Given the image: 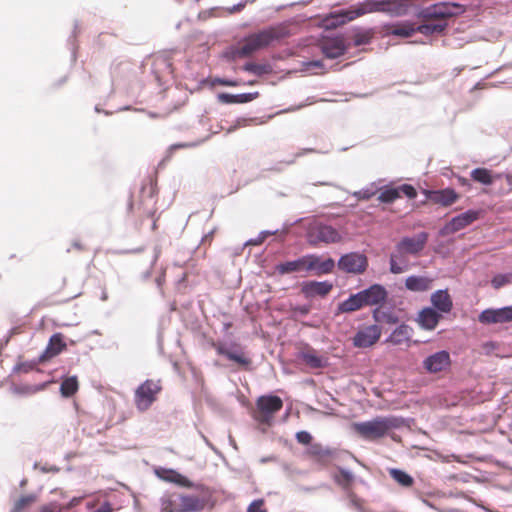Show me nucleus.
Listing matches in <instances>:
<instances>
[{"label": "nucleus", "instance_id": "f257e3e1", "mask_svg": "<svg viewBox=\"0 0 512 512\" xmlns=\"http://www.w3.org/2000/svg\"><path fill=\"white\" fill-rule=\"evenodd\" d=\"M290 35L288 27L284 24L267 27L245 37L235 50V55L247 57L258 50L264 49L279 42Z\"/></svg>", "mask_w": 512, "mask_h": 512}, {"label": "nucleus", "instance_id": "f03ea898", "mask_svg": "<svg viewBox=\"0 0 512 512\" xmlns=\"http://www.w3.org/2000/svg\"><path fill=\"white\" fill-rule=\"evenodd\" d=\"M128 210L133 213L140 222L146 218H154L157 213V189L151 180L142 184L136 195H132L128 203Z\"/></svg>", "mask_w": 512, "mask_h": 512}, {"label": "nucleus", "instance_id": "7ed1b4c3", "mask_svg": "<svg viewBox=\"0 0 512 512\" xmlns=\"http://www.w3.org/2000/svg\"><path fill=\"white\" fill-rule=\"evenodd\" d=\"M399 426L395 417H376L371 421L354 423V431L366 440H377L384 437L388 431Z\"/></svg>", "mask_w": 512, "mask_h": 512}, {"label": "nucleus", "instance_id": "20e7f679", "mask_svg": "<svg viewBox=\"0 0 512 512\" xmlns=\"http://www.w3.org/2000/svg\"><path fill=\"white\" fill-rule=\"evenodd\" d=\"M283 408V401L276 395H262L251 410L252 418L260 425L272 426L275 415Z\"/></svg>", "mask_w": 512, "mask_h": 512}, {"label": "nucleus", "instance_id": "39448f33", "mask_svg": "<svg viewBox=\"0 0 512 512\" xmlns=\"http://www.w3.org/2000/svg\"><path fill=\"white\" fill-rule=\"evenodd\" d=\"M382 10V0H365L349 11L328 17L324 20V25L329 29L336 28L345 24L347 21H352L362 15L374 12H382Z\"/></svg>", "mask_w": 512, "mask_h": 512}, {"label": "nucleus", "instance_id": "423d86ee", "mask_svg": "<svg viewBox=\"0 0 512 512\" xmlns=\"http://www.w3.org/2000/svg\"><path fill=\"white\" fill-rule=\"evenodd\" d=\"M162 387L159 381L151 379L143 382L135 391L134 402L138 410L146 411L157 399Z\"/></svg>", "mask_w": 512, "mask_h": 512}, {"label": "nucleus", "instance_id": "0eeeda50", "mask_svg": "<svg viewBox=\"0 0 512 512\" xmlns=\"http://www.w3.org/2000/svg\"><path fill=\"white\" fill-rule=\"evenodd\" d=\"M460 11V6L449 2H439L424 8L420 16L426 20H445L456 16Z\"/></svg>", "mask_w": 512, "mask_h": 512}, {"label": "nucleus", "instance_id": "6e6552de", "mask_svg": "<svg viewBox=\"0 0 512 512\" xmlns=\"http://www.w3.org/2000/svg\"><path fill=\"white\" fill-rule=\"evenodd\" d=\"M341 240L340 233L329 225L315 224L308 231V241L312 245L337 243Z\"/></svg>", "mask_w": 512, "mask_h": 512}, {"label": "nucleus", "instance_id": "1a4fd4ad", "mask_svg": "<svg viewBox=\"0 0 512 512\" xmlns=\"http://www.w3.org/2000/svg\"><path fill=\"white\" fill-rule=\"evenodd\" d=\"M479 217V211L468 210L458 216L453 217L449 222H447L440 230V235L447 236L456 233L471 225L473 222L478 220Z\"/></svg>", "mask_w": 512, "mask_h": 512}, {"label": "nucleus", "instance_id": "9d476101", "mask_svg": "<svg viewBox=\"0 0 512 512\" xmlns=\"http://www.w3.org/2000/svg\"><path fill=\"white\" fill-rule=\"evenodd\" d=\"M422 366L423 369L429 374L445 372L451 366L450 354L445 350L435 352L423 360Z\"/></svg>", "mask_w": 512, "mask_h": 512}, {"label": "nucleus", "instance_id": "9b49d317", "mask_svg": "<svg viewBox=\"0 0 512 512\" xmlns=\"http://www.w3.org/2000/svg\"><path fill=\"white\" fill-rule=\"evenodd\" d=\"M367 266V257L356 252L345 254L338 261L339 269L346 273L361 274L366 270Z\"/></svg>", "mask_w": 512, "mask_h": 512}, {"label": "nucleus", "instance_id": "f8f14e48", "mask_svg": "<svg viewBox=\"0 0 512 512\" xmlns=\"http://www.w3.org/2000/svg\"><path fill=\"white\" fill-rule=\"evenodd\" d=\"M218 355L225 356L227 359L237 363L239 366L248 369L251 365V359L246 356L240 345L233 343L232 349L226 347L224 343L218 342L212 344Z\"/></svg>", "mask_w": 512, "mask_h": 512}, {"label": "nucleus", "instance_id": "ddd939ff", "mask_svg": "<svg viewBox=\"0 0 512 512\" xmlns=\"http://www.w3.org/2000/svg\"><path fill=\"white\" fill-rule=\"evenodd\" d=\"M428 233L420 232L413 237H403L395 246L399 253L418 255L426 246Z\"/></svg>", "mask_w": 512, "mask_h": 512}, {"label": "nucleus", "instance_id": "4468645a", "mask_svg": "<svg viewBox=\"0 0 512 512\" xmlns=\"http://www.w3.org/2000/svg\"><path fill=\"white\" fill-rule=\"evenodd\" d=\"M382 334L378 325H369L359 329L354 335L352 341L357 348H368L378 342Z\"/></svg>", "mask_w": 512, "mask_h": 512}, {"label": "nucleus", "instance_id": "2eb2a0df", "mask_svg": "<svg viewBox=\"0 0 512 512\" xmlns=\"http://www.w3.org/2000/svg\"><path fill=\"white\" fill-rule=\"evenodd\" d=\"M423 193L427 200L434 204H439L443 207L451 206L459 199V195L452 188H445L441 190H424Z\"/></svg>", "mask_w": 512, "mask_h": 512}, {"label": "nucleus", "instance_id": "dca6fc26", "mask_svg": "<svg viewBox=\"0 0 512 512\" xmlns=\"http://www.w3.org/2000/svg\"><path fill=\"white\" fill-rule=\"evenodd\" d=\"M483 324L512 322V305L500 309H486L479 315Z\"/></svg>", "mask_w": 512, "mask_h": 512}, {"label": "nucleus", "instance_id": "f3484780", "mask_svg": "<svg viewBox=\"0 0 512 512\" xmlns=\"http://www.w3.org/2000/svg\"><path fill=\"white\" fill-rule=\"evenodd\" d=\"M333 289V284L329 281H305L301 284V293L306 298H314L316 296L325 297Z\"/></svg>", "mask_w": 512, "mask_h": 512}, {"label": "nucleus", "instance_id": "a211bd4d", "mask_svg": "<svg viewBox=\"0 0 512 512\" xmlns=\"http://www.w3.org/2000/svg\"><path fill=\"white\" fill-rule=\"evenodd\" d=\"M359 293L365 306L381 304L386 301L388 296L386 289L379 284H374Z\"/></svg>", "mask_w": 512, "mask_h": 512}, {"label": "nucleus", "instance_id": "6ab92c4d", "mask_svg": "<svg viewBox=\"0 0 512 512\" xmlns=\"http://www.w3.org/2000/svg\"><path fill=\"white\" fill-rule=\"evenodd\" d=\"M178 512H200L202 511L207 500L199 495H178Z\"/></svg>", "mask_w": 512, "mask_h": 512}, {"label": "nucleus", "instance_id": "aec40b11", "mask_svg": "<svg viewBox=\"0 0 512 512\" xmlns=\"http://www.w3.org/2000/svg\"><path fill=\"white\" fill-rule=\"evenodd\" d=\"M321 49L327 58L335 59L345 53L346 45L342 37L327 38L322 42Z\"/></svg>", "mask_w": 512, "mask_h": 512}, {"label": "nucleus", "instance_id": "412c9836", "mask_svg": "<svg viewBox=\"0 0 512 512\" xmlns=\"http://www.w3.org/2000/svg\"><path fill=\"white\" fill-rule=\"evenodd\" d=\"M308 271H314L316 275L329 274L335 267V262L332 258L322 260L317 255H307Z\"/></svg>", "mask_w": 512, "mask_h": 512}, {"label": "nucleus", "instance_id": "4be33fe9", "mask_svg": "<svg viewBox=\"0 0 512 512\" xmlns=\"http://www.w3.org/2000/svg\"><path fill=\"white\" fill-rule=\"evenodd\" d=\"M152 69L156 79L159 82L164 81L173 73L171 59L166 56H156L153 60Z\"/></svg>", "mask_w": 512, "mask_h": 512}, {"label": "nucleus", "instance_id": "5701e85b", "mask_svg": "<svg viewBox=\"0 0 512 512\" xmlns=\"http://www.w3.org/2000/svg\"><path fill=\"white\" fill-rule=\"evenodd\" d=\"M431 303L436 311L449 313L453 308V301L447 290H437L431 294Z\"/></svg>", "mask_w": 512, "mask_h": 512}, {"label": "nucleus", "instance_id": "b1692460", "mask_svg": "<svg viewBox=\"0 0 512 512\" xmlns=\"http://www.w3.org/2000/svg\"><path fill=\"white\" fill-rule=\"evenodd\" d=\"M66 349V343L63 340V336L61 333H56L51 336L49 339V343L40 357L41 361H45L51 359L57 355H59L62 351Z\"/></svg>", "mask_w": 512, "mask_h": 512}, {"label": "nucleus", "instance_id": "393cba45", "mask_svg": "<svg viewBox=\"0 0 512 512\" xmlns=\"http://www.w3.org/2000/svg\"><path fill=\"white\" fill-rule=\"evenodd\" d=\"M300 359L312 369H320L328 366V358L319 355L313 348H307L300 353Z\"/></svg>", "mask_w": 512, "mask_h": 512}, {"label": "nucleus", "instance_id": "a878e982", "mask_svg": "<svg viewBox=\"0 0 512 512\" xmlns=\"http://www.w3.org/2000/svg\"><path fill=\"white\" fill-rule=\"evenodd\" d=\"M410 6V0H382V13L391 16H403L408 13Z\"/></svg>", "mask_w": 512, "mask_h": 512}, {"label": "nucleus", "instance_id": "bb28decb", "mask_svg": "<svg viewBox=\"0 0 512 512\" xmlns=\"http://www.w3.org/2000/svg\"><path fill=\"white\" fill-rule=\"evenodd\" d=\"M441 314L433 308L426 307L418 314L419 325L426 330H433L441 320Z\"/></svg>", "mask_w": 512, "mask_h": 512}, {"label": "nucleus", "instance_id": "cd10ccee", "mask_svg": "<svg viewBox=\"0 0 512 512\" xmlns=\"http://www.w3.org/2000/svg\"><path fill=\"white\" fill-rule=\"evenodd\" d=\"M413 329L406 324L399 325L386 339L387 343L392 345H407L409 346Z\"/></svg>", "mask_w": 512, "mask_h": 512}, {"label": "nucleus", "instance_id": "c85d7f7f", "mask_svg": "<svg viewBox=\"0 0 512 512\" xmlns=\"http://www.w3.org/2000/svg\"><path fill=\"white\" fill-rule=\"evenodd\" d=\"M276 270L280 274H288L293 272L308 271L307 255L297 260L280 263L276 266Z\"/></svg>", "mask_w": 512, "mask_h": 512}, {"label": "nucleus", "instance_id": "c756f323", "mask_svg": "<svg viewBox=\"0 0 512 512\" xmlns=\"http://www.w3.org/2000/svg\"><path fill=\"white\" fill-rule=\"evenodd\" d=\"M433 280L424 276H409L405 280V287L413 292H424L431 288Z\"/></svg>", "mask_w": 512, "mask_h": 512}, {"label": "nucleus", "instance_id": "7c9ffc66", "mask_svg": "<svg viewBox=\"0 0 512 512\" xmlns=\"http://www.w3.org/2000/svg\"><path fill=\"white\" fill-rule=\"evenodd\" d=\"M365 307L360 293L352 294L348 299L338 304V313H351Z\"/></svg>", "mask_w": 512, "mask_h": 512}, {"label": "nucleus", "instance_id": "2f4dec72", "mask_svg": "<svg viewBox=\"0 0 512 512\" xmlns=\"http://www.w3.org/2000/svg\"><path fill=\"white\" fill-rule=\"evenodd\" d=\"M405 253H399L396 249L390 255V271L393 274H400L409 268V261Z\"/></svg>", "mask_w": 512, "mask_h": 512}, {"label": "nucleus", "instance_id": "473e14b6", "mask_svg": "<svg viewBox=\"0 0 512 512\" xmlns=\"http://www.w3.org/2000/svg\"><path fill=\"white\" fill-rule=\"evenodd\" d=\"M258 92L254 93H245V94H238L233 95L229 93H221L218 95V100L221 103L225 104H234V103H247L250 102L258 97Z\"/></svg>", "mask_w": 512, "mask_h": 512}, {"label": "nucleus", "instance_id": "72a5a7b5", "mask_svg": "<svg viewBox=\"0 0 512 512\" xmlns=\"http://www.w3.org/2000/svg\"><path fill=\"white\" fill-rule=\"evenodd\" d=\"M373 319L377 323H386L390 325L397 324L399 321L398 316L394 311L389 309H383L381 307H377L373 310Z\"/></svg>", "mask_w": 512, "mask_h": 512}, {"label": "nucleus", "instance_id": "f704fd0d", "mask_svg": "<svg viewBox=\"0 0 512 512\" xmlns=\"http://www.w3.org/2000/svg\"><path fill=\"white\" fill-rule=\"evenodd\" d=\"M388 33L403 38L411 37L416 33L415 25L409 22L393 25L388 28Z\"/></svg>", "mask_w": 512, "mask_h": 512}, {"label": "nucleus", "instance_id": "c9c22d12", "mask_svg": "<svg viewBox=\"0 0 512 512\" xmlns=\"http://www.w3.org/2000/svg\"><path fill=\"white\" fill-rule=\"evenodd\" d=\"M471 179L483 185H491L495 177L492 171L487 168H475L470 173Z\"/></svg>", "mask_w": 512, "mask_h": 512}, {"label": "nucleus", "instance_id": "e433bc0d", "mask_svg": "<svg viewBox=\"0 0 512 512\" xmlns=\"http://www.w3.org/2000/svg\"><path fill=\"white\" fill-rule=\"evenodd\" d=\"M79 389L77 376H70L63 379L60 385V392L63 397L73 396Z\"/></svg>", "mask_w": 512, "mask_h": 512}, {"label": "nucleus", "instance_id": "4c0bfd02", "mask_svg": "<svg viewBox=\"0 0 512 512\" xmlns=\"http://www.w3.org/2000/svg\"><path fill=\"white\" fill-rule=\"evenodd\" d=\"M334 481L346 492L351 491L352 485L354 483V475L345 470L340 468L338 470V473L334 475Z\"/></svg>", "mask_w": 512, "mask_h": 512}, {"label": "nucleus", "instance_id": "58836bf2", "mask_svg": "<svg viewBox=\"0 0 512 512\" xmlns=\"http://www.w3.org/2000/svg\"><path fill=\"white\" fill-rule=\"evenodd\" d=\"M389 474L402 487L409 488L414 484L413 477L403 470L392 468L389 470Z\"/></svg>", "mask_w": 512, "mask_h": 512}, {"label": "nucleus", "instance_id": "ea45409f", "mask_svg": "<svg viewBox=\"0 0 512 512\" xmlns=\"http://www.w3.org/2000/svg\"><path fill=\"white\" fill-rule=\"evenodd\" d=\"M400 198V190L398 187H385L379 194L378 200L381 203H393L395 200Z\"/></svg>", "mask_w": 512, "mask_h": 512}, {"label": "nucleus", "instance_id": "a19ab883", "mask_svg": "<svg viewBox=\"0 0 512 512\" xmlns=\"http://www.w3.org/2000/svg\"><path fill=\"white\" fill-rule=\"evenodd\" d=\"M446 27L445 23L439 22L436 24L425 23L419 26H415L416 32H419L424 35H432L434 33L442 32Z\"/></svg>", "mask_w": 512, "mask_h": 512}, {"label": "nucleus", "instance_id": "79ce46f5", "mask_svg": "<svg viewBox=\"0 0 512 512\" xmlns=\"http://www.w3.org/2000/svg\"><path fill=\"white\" fill-rule=\"evenodd\" d=\"M178 495H170L161 499L162 512H178Z\"/></svg>", "mask_w": 512, "mask_h": 512}, {"label": "nucleus", "instance_id": "37998d69", "mask_svg": "<svg viewBox=\"0 0 512 512\" xmlns=\"http://www.w3.org/2000/svg\"><path fill=\"white\" fill-rule=\"evenodd\" d=\"M243 69L256 75L266 74L270 71L269 66L265 64H257L253 62L246 63Z\"/></svg>", "mask_w": 512, "mask_h": 512}, {"label": "nucleus", "instance_id": "c03bdc74", "mask_svg": "<svg viewBox=\"0 0 512 512\" xmlns=\"http://www.w3.org/2000/svg\"><path fill=\"white\" fill-rule=\"evenodd\" d=\"M510 283H512V273L497 274L491 280V284L495 289H499Z\"/></svg>", "mask_w": 512, "mask_h": 512}, {"label": "nucleus", "instance_id": "a18cd8bd", "mask_svg": "<svg viewBox=\"0 0 512 512\" xmlns=\"http://www.w3.org/2000/svg\"><path fill=\"white\" fill-rule=\"evenodd\" d=\"M34 501H35V497L32 495L23 496L15 502L12 512H22L25 508L30 506Z\"/></svg>", "mask_w": 512, "mask_h": 512}, {"label": "nucleus", "instance_id": "49530a36", "mask_svg": "<svg viewBox=\"0 0 512 512\" xmlns=\"http://www.w3.org/2000/svg\"><path fill=\"white\" fill-rule=\"evenodd\" d=\"M372 36L373 34L370 31L357 32L354 35V43L357 46L368 44Z\"/></svg>", "mask_w": 512, "mask_h": 512}, {"label": "nucleus", "instance_id": "de8ad7c7", "mask_svg": "<svg viewBox=\"0 0 512 512\" xmlns=\"http://www.w3.org/2000/svg\"><path fill=\"white\" fill-rule=\"evenodd\" d=\"M210 81L212 86L221 85L228 87H236L240 85V83L236 80H228L219 77L212 78Z\"/></svg>", "mask_w": 512, "mask_h": 512}, {"label": "nucleus", "instance_id": "09e8293b", "mask_svg": "<svg viewBox=\"0 0 512 512\" xmlns=\"http://www.w3.org/2000/svg\"><path fill=\"white\" fill-rule=\"evenodd\" d=\"M400 195L404 194L409 199H415L417 197L416 189L410 184H403L398 187Z\"/></svg>", "mask_w": 512, "mask_h": 512}, {"label": "nucleus", "instance_id": "8fccbe9b", "mask_svg": "<svg viewBox=\"0 0 512 512\" xmlns=\"http://www.w3.org/2000/svg\"><path fill=\"white\" fill-rule=\"evenodd\" d=\"M247 512H267L264 500L257 499L252 501L247 508Z\"/></svg>", "mask_w": 512, "mask_h": 512}, {"label": "nucleus", "instance_id": "3c124183", "mask_svg": "<svg viewBox=\"0 0 512 512\" xmlns=\"http://www.w3.org/2000/svg\"><path fill=\"white\" fill-rule=\"evenodd\" d=\"M347 497L352 507L358 510L363 508V500L359 498L352 490L347 492Z\"/></svg>", "mask_w": 512, "mask_h": 512}, {"label": "nucleus", "instance_id": "603ef678", "mask_svg": "<svg viewBox=\"0 0 512 512\" xmlns=\"http://www.w3.org/2000/svg\"><path fill=\"white\" fill-rule=\"evenodd\" d=\"M296 440L303 445H309L312 441V436L307 431H299L296 433Z\"/></svg>", "mask_w": 512, "mask_h": 512}, {"label": "nucleus", "instance_id": "864d4df0", "mask_svg": "<svg viewBox=\"0 0 512 512\" xmlns=\"http://www.w3.org/2000/svg\"><path fill=\"white\" fill-rule=\"evenodd\" d=\"M166 473H168L170 476H168V477L161 476L162 478H164L166 480H169V481H172V482H176V483H180V484H182L183 481L185 480V478L181 474H179V473H177V472H175L173 470L166 471Z\"/></svg>", "mask_w": 512, "mask_h": 512}, {"label": "nucleus", "instance_id": "5fc2aeb1", "mask_svg": "<svg viewBox=\"0 0 512 512\" xmlns=\"http://www.w3.org/2000/svg\"><path fill=\"white\" fill-rule=\"evenodd\" d=\"M358 198L360 199H365V200H368L370 199L372 196L375 195V191H370L368 189L366 190H361L359 191L357 194Z\"/></svg>", "mask_w": 512, "mask_h": 512}, {"label": "nucleus", "instance_id": "6e6d98bb", "mask_svg": "<svg viewBox=\"0 0 512 512\" xmlns=\"http://www.w3.org/2000/svg\"><path fill=\"white\" fill-rule=\"evenodd\" d=\"M305 65H306L307 70H309L311 68H321L323 66L321 61H310V62H307Z\"/></svg>", "mask_w": 512, "mask_h": 512}, {"label": "nucleus", "instance_id": "4d7b16f0", "mask_svg": "<svg viewBox=\"0 0 512 512\" xmlns=\"http://www.w3.org/2000/svg\"><path fill=\"white\" fill-rule=\"evenodd\" d=\"M294 310L299 312L302 315H306L310 312V306H307V305L298 306Z\"/></svg>", "mask_w": 512, "mask_h": 512}, {"label": "nucleus", "instance_id": "13d9d810", "mask_svg": "<svg viewBox=\"0 0 512 512\" xmlns=\"http://www.w3.org/2000/svg\"><path fill=\"white\" fill-rule=\"evenodd\" d=\"M72 245L77 250H84L85 249V246L82 243L78 242V241L74 242Z\"/></svg>", "mask_w": 512, "mask_h": 512}, {"label": "nucleus", "instance_id": "bf43d9fd", "mask_svg": "<svg viewBox=\"0 0 512 512\" xmlns=\"http://www.w3.org/2000/svg\"><path fill=\"white\" fill-rule=\"evenodd\" d=\"M153 220V224H152V229L153 230H156L157 229V221H158V218L156 217V215L154 216V218H151Z\"/></svg>", "mask_w": 512, "mask_h": 512}, {"label": "nucleus", "instance_id": "052dcab7", "mask_svg": "<svg viewBox=\"0 0 512 512\" xmlns=\"http://www.w3.org/2000/svg\"><path fill=\"white\" fill-rule=\"evenodd\" d=\"M38 390H39V388H30V387H26V388H25V391H27V392H32V393H34V392H36V391H38Z\"/></svg>", "mask_w": 512, "mask_h": 512}, {"label": "nucleus", "instance_id": "680f3d73", "mask_svg": "<svg viewBox=\"0 0 512 512\" xmlns=\"http://www.w3.org/2000/svg\"><path fill=\"white\" fill-rule=\"evenodd\" d=\"M320 454L323 456H329L331 454V452L329 450H325V451H321Z\"/></svg>", "mask_w": 512, "mask_h": 512}, {"label": "nucleus", "instance_id": "e2e57ef3", "mask_svg": "<svg viewBox=\"0 0 512 512\" xmlns=\"http://www.w3.org/2000/svg\"><path fill=\"white\" fill-rule=\"evenodd\" d=\"M248 84H249V85H254V84H255V81H250Z\"/></svg>", "mask_w": 512, "mask_h": 512}]
</instances>
